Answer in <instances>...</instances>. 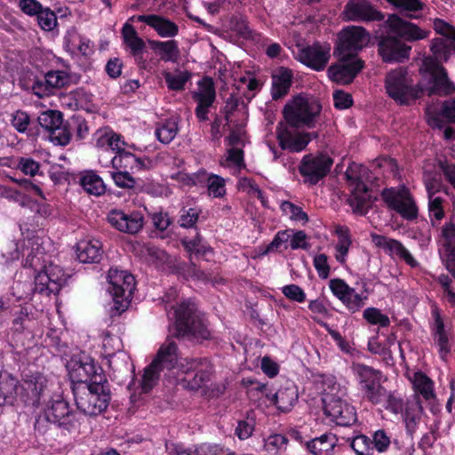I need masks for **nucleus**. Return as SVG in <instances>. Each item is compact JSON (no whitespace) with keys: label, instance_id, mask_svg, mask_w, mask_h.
Listing matches in <instances>:
<instances>
[{"label":"nucleus","instance_id":"41","mask_svg":"<svg viewBox=\"0 0 455 455\" xmlns=\"http://www.w3.org/2000/svg\"><path fill=\"white\" fill-rule=\"evenodd\" d=\"M453 41L451 39L435 38L431 44L432 59L436 60L438 63L446 62L451 52Z\"/></svg>","mask_w":455,"mask_h":455},{"label":"nucleus","instance_id":"2","mask_svg":"<svg viewBox=\"0 0 455 455\" xmlns=\"http://www.w3.org/2000/svg\"><path fill=\"white\" fill-rule=\"evenodd\" d=\"M45 420L57 425L70 434H81L86 428L85 418L71 410L61 395H53L44 408Z\"/></svg>","mask_w":455,"mask_h":455},{"label":"nucleus","instance_id":"25","mask_svg":"<svg viewBox=\"0 0 455 455\" xmlns=\"http://www.w3.org/2000/svg\"><path fill=\"white\" fill-rule=\"evenodd\" d=\"M47 387V379L41 373L26 375L23 382V391L27 397L26 402L32 406L38 407L43 392Z\"/></svg>","mask_w":455,"mask_h":455},{"label":"nucleus","instance_id":"13","mask_svg":"<svg viewBox=\"0 0 455 455\" xmlns=\"http://www.w3.org/2000/svg\"><path fill=\"white\" fill-rule=\"evenodd\" d=\"M333 160L327 155H306L303 156L299 171L306 182L316 184L330 172Z\"/></svg>","mask_w":455,"mask_h":455},{"label":"nucleus","instance_id":"33","mask_svg":"<svg viewBox=\"0 0 455 455\" xmlns=\"http://www.w3.org/2000/svg\"><path fill=\"white\" fill-rule=\"evenodd\" d=\"M442 236L447 251L446 267L455 278V225L446 223L442 228Z\"/></svg>","mask_w":455,"mask_h":455},{"label":"nucleus","instance_id":"58","mask_svg":"<svg viewBox=\"0 0 455 455\" xmlns=\"http://www.w3.org/2000/svg\"><path fill=\"white\" fill-rule=\"evenodd\" d=\"M424 184L427 191V196L436 195L443 188L440 174L430 172L424 173Z\"/></svg>","mask_w":455,"mask_h":455},{"label":"nucleus","instance_id":"9","mask_svg":"<svg viewBox=\"0 0 455 455\" xmlns=\"http://www.w3.org/2000/svg\"><path fill=\"white\" fill-rule=\"evenodd\" d=\"M345 174L352 188L348 203L354 208V211L362 212L365 204L370 199L369 189L366 185L371 178L369 169L363 165L353 164L347 168Z\"/></svg>","mask_w":455,"mask_h":455},{"label":"nucleus","instance_id":"44","mask_svg":"<svg viewBox=\"0 0 455 455\" xmlns=\"http://www.w3.org/2000/svg\"><path fill=\"white\" fill-rule=\"evenodd\" d=\"M164 369L152 363L145 369L141 380V388L144 393L149 392L157 383L160 372Z\"/></svg>","mask_w":455,"mask_h":455},{"label":"nucleus","instance_id":"16","mask_svg":"<svg viewBox=\"0 0 455 455\" xmlns=\"http://www.w3.org/2000/svg\"><path fill=\"white\" fill-rule=\"evenodd\" d=\"M342 15L345 20L355 22L384 20V14L368 0H349L344 7Z\"/></svg>","mask_w":455,"mask_h":455},{"label":"nucleus","instance_id":"8","mask_svg":"<svg viewBox=\"0 0 455 455\" xmlns=\"http://www.w3.org/2000/svg\"><path fill=\"white\" fill-rule=\"evenodd\" d=\"M370 41V34L360 26H348L339 34V42L334 54L339 60L355 58Z\"/></svg>","mask_w":455,"mask_h":455},{"label":"nucleus","instance_id":"38","mask_svg":"<svg viewBox=\"0 0 455 455\" xmlns=\"http://www.w3.org/2000/svg\"><path fill=\"white\" fill-rule=\"evenodd\" d=\"M122 33L124 41L125 44L130 48L133 56H137L144 51L146 44L144 41L138 36L136 30L132 25L128 23L124 24Z\"/></svg>","mask_w":455,"mask_h":455},{"label":"nucleus","instance_id":"1","mask_svg":"<svg viewBox=\"0 0 455 455\" xmlns=\"http://www.w3.org/2000/svg\"><path fill=\"white\" fill-rule=\"evenodd\" d=\"M107 382L75 385L73 395L77 409L85 415L97 416L108 406L110 392Z\"/></svg>","mask_w":455,"mask_h":455},{"label":"nucleus","instance_id":"46","mask_svg":"<svg viewBox=\"0 0 455 455\" xmlns=\"http://www.w3.org/2000/svg\"><path fill=\"white\" fill-rule=\"evenodd\" d=\"M178 132V124L175 120H166L156 130V136L164 144L173 140Z\"/></svg>","mask_w":455,"mask_h":455},{"label":"nucleus","instance_id":"59","mask_svg":"<svg viewBox=\"0 0 455 455\" xmlns=\"http://www.w3.org/2000/svg\"><path fill=\"white\" fill-rule=\"evenodd\" d=\"M433 26L437 34L453 41L451 51L455 52V28L441 19H435Z\"/></svg>","mask_w":455,"mask_h":455},{"label":"nucleus","instance_id":"42","mask_svg":"<svg viewBox=\"0 0 455 455\" xmlns=\"http://www.w3.org/2000/svg\"><path fill=\"white\" fill-rule=\"evenodd\" d=\"M80 184L88 194L98 196L105 193L106 188L102 180L92 172L84 174Z\"/></svg>","mask_w":455,"mask_h":455},{"label":"nucleus","instance_id":"56","mask_svg":"<svg viewBox=\"0 0 455 455\" xmlns=\"http://www.w3.org/2000/svg\"><path fill=\"white\" fill-rule=\"evenodd\" d=\"M49 139L55 145L66 146L71 140V133L66 125L60 124L49 133Z\"/></svg>","mask_w":455,"mask_h":455},{"label":"nucleus","instance_id":"29","mask_svg":"<svg viewBox=\"0 0 455 455\" xmlns=\"http://www.w3.org/2000/svg\"><path fill=\"white\" fill-rule=\"evenodd\" d=\"M434 323L432 324V333L434 336L435 345L438 347L440 356L443 360L451 351L449 337L444 330V323L441 315L437 309L433 311Z\"/></svg>","mask_w":455,"mask_h":455},{"label":"nucleus","instance_id":"11","mask_svg":"<svg viewBox=\"0 0 455 455\" xmlns=\"http://www.w3.org/2000/svg\"><path fill=\"white\" fill-rule=\"evenodd\" d=\"M381 196L388 208L395 211L403 219L412 220L418 217V207L408 188H387Z\"/></svg>","mask_w":455,"mask_h":455},{"label":"nucleus","instance_id":"55","mask_svg":"<svg viewBox=\"0 0 455 455\" xmlns=\"http://www.w3.org/2000/svg\"><path fill=\"white\" fill-rule=\"evenodd\" d=\"M37 22L40 28L45 31L52 30L57 25V18L55 13L49 8L42 9L36 15Z\"/></svg>","mask_w":455,"mask_h":455},{"label":"nucleus","instance_id":"45","mask_svg":"<svg viewBox=\"0 0 455 455\" xmlns=\"http://www.w3.org/2000/svg\"><path fill=\"white\" fill-rule=\"evenodd\" d=\"M414 387L416 392L420 394L426 401L435 399L433 382L423 373H416L414 376Z\"/></svg>","mask_w":455,"mask_h":455},{"label":"nucleus","instance_id":"37","mask_svg":"<svg viewBox=\"0 0 455 455\" xmlns=\"http://www.w3.org/2000/svg\"><path fill=\"white\" fill-rule=\"evenodd\" d=\"M298 400V392L293 385L280 388L272 395L271 401L281 411H289Z\"/></svg>","mask_w":455,"mask_h":455},{"label":"nucleus","instance_id":"36","mask_svg":"<svg viewBox=\"0 0 455 455\" xmlns=\"http://www.w3.org/2000/svg\"><path fill=\"white\" fill-rule=\"evenodd\" d=\"M291 71L283 68L273 75L271 94L274 100L281 99L288 93L291 85Z\"/></svg>","mask_w":455,"mask_h":455},{"label":"nucleus","instance_id":"3","mask_svg":"<svg viewBox=\"0 0 455 455\" xmlns=\"http://www.w3.org/2000/svg\"><path fill=\"white\" fill-rule=\"evenodd\" d=\"M420 71L423 81L419 84V91L428 96H446L455 92V84L449 78L446 69L431 56L423 60Z\"/></svg>","mask_w":455,"mask_h":455},{"label":"nucleus","instance_id":"22","mask_svg":"<svg viewBox=\"0 0 455 455\" xmlns=\"http://www.w3.org/2000/svg\"><path fill=\"white\" fill-rule=\"evenodd\" d=\"M386 23L391 31L407 41L421 40L428 36L429 32L417 25L405 21L396 14L389 15Z\"/></svg>","mask_w":455,"mask_h":455},{"label":"nucleus","instance_id":"53","mask_svg":"<svg viewBox=\"0 0 455 455\" xmlns=\"http://www.w3.org/2000/svg\"><path fill=\"white\" fill-rule=\"evenodd\" d=\"M364 319L371 324H378L381 327H387L390 323V320L387 315L376 307H368L363 311Z\"/></svg>","mask_w":455,"mask_h":455},{"label":"nucleus","instance_id":"15","mask_svg":"<svg viewBox=\"0 0 455 455\" xmlns=\"http://www.w3.org/2000/svg\"><path fill=\"white\" fill-rule=\"evenodd\" d=\"M325 414L337 425L350 426L356 420V414L353 406L334 394H327L323 397Z\"/></svg>","mask_w":455,"mask_h":455},{"label":"nucleus","instance_id":"54","mask_svg":"<svg viewBox=\"0 0 455 455\" xmlns=\"http://www.w3.org/2000/svg\"><path fill=\"white\" fill-rule=\"evenodd\" d=\"M181 243L190 253L204 255L211 251L210 247L202 243V237L198 233L192 239L183 238Z\"/></svg>","mask_w":455,"mask_h":455},{"label":"nucleus","instance_id":"62","mask_svg":"<svg viewBox=\"0 0 455 455\" xmlns=\"http://www.w3.org/2000/svg\"><path fill=\"white\" fill-rule=\"evenodd\" d=\"M437 281L443 288V293L445 299L451 307H455V291L451 286V278L449 275L443 274L438 276Z\"/></svg>","mask_w":455,"mask_h":455},{"label":"nucleus","instance_id":"60","mask_svg":"<svg viewBox=\"0 0 455 455\" xmlns=\"http://www.w3.org/2000/svg\"><path fill=\"white\" fill-rule=\"evenodd\" d=\"M200 211L196 208H182L179 223L181 228H193L198 220Z\"/></svg>","mask_w":455,"mask_h":455},{"label":"nucleus","instance_id":"12","mask_svg":"<svg viewBox=\"0 0 455 455\" xmlns=\"http://www.w3.org/2000/svg\"><path fill=\"white\" fill-rule=\"evenodd\" d=\"M298 126L279 124L276 128V138L282 149L291 152L304 150L308 143L317 137L316 132H303L297 130Z\"/></svg>","mask_w":455,"mask_h":455},{"label":"nucleus","instance_id":"35","mask_svg":"<svg viewBox=\"0 0 455 455\" xmlns=\"http://www.w3.org/2000/svg\"><path fill=\"white\" fill-rule=\"evenodd\" d=\"M65 46L73 55L88 56L93 52L92 42L77 34L76 31L68 32L65 37Z\"/></svg>","mask_w":455,"mask_h":455},{"label":"nucleus","instance_id":"23","mask_svg":"<svg viewBox=\"0 0 455 455\" xmlns=\"http://www.w3.org/2000/svg\"><path fill=\"white\" fill-rule=\"evenodd\" d=\"M69 82V76L65 71H49L44 80H36L32 85L33 92L39 98L48 96L53 89L64 87Z\"/></svg>","mask_w":455,"mask_h":455},{"label":"nucleus","instance_id":"31","mask_svg":"<svg viewBox=\"0 0 455 455\" xmlns=\"http://www.w3.org/2000/svg\"><path fill=\"white\" fill-rule=\"evenodd\" d=\"M178 359V347L175 341L168 338L160 347L156 358L153 360L157 365L170 370L174 367Z\"/></svg>","mask_w":455,"mask_h":455},{"label":"nucleus","instance_id":"5","mask_svg":"<svg viewBox=\"0 0 455 455\" xmlns=\"http://www.w3.org/2000/svg\"><path fill=\"white\" fill-rule=\"evenodd\" d=\"M321 109L322 107L316 100L296 97L284 107L283 117L291 126L312 128Z\"/></svg>","mask_w":455,"mask_h":455},{"label":"nucleus","instance_id":"52","mask_svg":"<svg viewBox=\"0 0 455 455\" xmlns=\"http://www.w3.org/2000/svg\"><path fill=\"white\" fill-rule=\"evenodd\" d=\"M388 253L404 260L409 266L414 267L418 265L417 260L411 252L397 240L391 243Z\"/></svg>","mask_w":455,"mask_h":455},{"label":"nucleus","instance_id":"40","mask_svg":"<svg viewBox=\"0 0 455 455\" xmlns=\"http://www.w3.org/2000/svg\"><path fill=\"white\" fill-rule=\"evenodd\" d=\"M164 78L169 90L183 91L187 82L191 78V73L188 70L176 69L174 72L164 71Z\"/></svg>","mask_w":455,"mask_h":455},{"label":"nucleus","instance_id":"6","mask_svg":"<svg viewBox=\"0 0 455 455\" xmlns=\"http://www.w3.org/2000/svg\"><path fill=\"white\" fill-rule=\"evenodd\" d=\"M67 370L73 386L107 382L101 367L84 353L71 357L67 363Z\"/></svg>","mask_w":455,"mask_h":455},{"label":"nucleus","instance_id":"30","mask_svg":"<svg viewBox=\"0 0 455 455\" xmlns=\"http://www.w3.org/2000/svg\"><path fill=\"white\" fill-rule=\"evenodd\" d=\"M102 254L101 243L97 239H85L76 245V256L82 263L98 262Z\"/></svg>","mask_w":455,"mask_h":455},{"label":"nucleus","instance_id":"26","mask_svg":"<svg viewBox=\"0 0 455 455\" xmlns=\"http://www.w3.org/2000/svg\"><path fill=\"white\" fill-rule=\"evenodd\" d=\"M150 160L148 158L136 157L133 154L125 150L124 147L116 152V155L111 159L113 168L125 172L148 169L150 166Z\"/></svg>","mask_w":455,"mask_h":455},{"label":"nucleus","instance_id":"10","mask_svg":"<svg viewBox=\"0 0 455 455\" xmlns=\"http://www.w3.org/2000/svg\"><path fill=\"white\" fill-rule=\"evenodd\" d=\"M385 89L388 96L400 104H406L410 99L419 97V91L413 87L403 68L393 69L387 74Z\"/></svg>","mask_w":455,"mask_h":455},{"label":"nucleus","instance_id":"19","mask_svg":"<svg viewBox=\"0 0 455 455\" xmlns=\"http://www.w3.org/2000/svg\"><path fill=\"white\" fill-rule=\"evenodd\" d=\"M411 46L394 36H385L378 44V52L387 63H400L410 57Z\"/></svg>","mask_w":455,"mask_h":455},{"label":"nucleus","instance_id":"39","mask_svg":"<svg viewBox=\"0 0 455 455\" xmlns=\"http://www.w3.org/2000/svg\"><path fill=\"white\" fill-rule=\"evenodd\" d=\"M150 44L164 61H174L179 56V47L174 40L166 42L152 41Z\"/></svg>","mask_w":455,"mask_h":455},{"label":"nucleus","instance_id":"43","mask_svg":"<svg viewBox=\"0 0 455 455\" xmlns=\"http://www.w3.org/2000/svg\"><path fill=\"white\" fill-rule=\"evenodd\" d=\"M18 381L7 373L0 374V405L12 399L16 394Z\"/></svg>","mask_w":455,"mask_h":455},{"label":"nucleus","instance_id":"47","mask_svg":"<svg viewBox=\"0 0 455 455\" xmlns=\"http://www.w3.org/2000/svg\"><path fill=\"white\" fill-rule=\"evenodd\" d=\"M62 114L57 110H48L41 113L37 118V122L42 128L49 132V133L56 127L62 124Z\"/></svg>","mask_w":455,"mask_h":455},{"label":"nucleus","instance_id":"48","mask_svg":"<svg viewBox=\"0 0 455 455\" xmlns=\"http://www.w3.org/2000/svg\"><path fill=\"white\" fill-rule=\"evenodd\" d=\"M362 389L364 396L374 404L380 403L387 396V390L380 385L379 381L365 384V387Z\"/></svg>","mask_w":455,"mask_h":455},{"label":"nucleus","instance_id":"27","mask_svg":"<svg viewBox=\"0 0 455 455\" xmlns=\"http://www.w3.org/2000/svg\"><path fill=\"white\" fill-rule=\"evenodd\" d=\"M423 414V406L418 395H415L411 399L407 400L405 404V411L402 414L405 425L406 434L410 437H413L418 429Z\"/></svg>","mask_w":455,"mask_h":455},{"label":"nucleus","instance_id":"4","mask_svg":"<svg viewBox=\"0 0 455 455\" xmlns=\"http://www.w3.org/2000/svg\"><path fill=\"white\" fill-rule=\"evenodd\" d=\"M196 311L195 305L190 301H184L175 308L176 337L207 339L210 336L206 325Z\"/></svg>","mask_w":455,"mask_h":455},{"label":"nucleus","instance_id":"18","mask_svg":"<svg viewBox=\"0 0 455 455\" xmlns=\"http://www.w3.org/2000/svg\"><path fill=\"white\" fill-rule=\"evenodd\" d=\"M192 98L197 102L196 116L200 121L208 119L209 108L216 99V91L213 80L205 76L197 83L196 91L193 92Z\"/></svg>","mask_w":455,"mask_h":455},{"label":"nucleus","instance_id":"28","mask_svg":"<svg viewBox=\"0 0 455 455\" xmlns=\"http://www.w3.org/2000/svg\"><path fill=\"white\" fill-rule=\"evenodd\" d=\"M132 20L145 22L162 37H173L179 31L178 26L174 22L156 14L134 16Z\"/></svg>","mask_w":455,"mask_h":455},{"label":"nucleus","instance_id":"50","mask_svg":"<svg viewBox=\"0 0 455 455\" xmlns=\"http://www.w3.org/2000/svg\"><path fill=\"white\" fill-rule=\"evenodd\" d=\"M339 241L336 244V259L344 263L346 261V256L348 252L349 246L351 244L350 237L346 230H339Z\"/></svg>","mask_w":455,"mask_h":455},{"label":"nucleus","instance_id":"49","mask_svg":"<svg viewBox=\"0 0 455 455\" xmlns=\"http://www.w3.org/2000/svg\"><path fill=\"white\" fill-rule=\"evenodd\" d=\"M358 377L360 378V383L362 387H365V384L375 383V381H380L381 373L379 371L372 369L371 367L364 364H357L355 367Z\"/></svg>","mask_w":455,"mask_h":455},{"label":"nucleus","instance_id":"64","mask_svg":"<svg viewBox=\"0 0 455 455\" xmlns=\"http://www.w3.org/2000/svg\"><path fill=\"white\" fill-rule=\"evenodd\" d=\"M390 443V437L384 430H377L373 434L371 441V446L373 447V450L376 449L379 452H385L389 447Z\"/></svg>","mask_w":455,"mask_h":455},{"label":"nucleus","instance_id":"24","mask_svg":"<svg viewBox=\"0 0 455 455\" xmlns=\"http://www.w3.org/2000/svg\"><path fill=\"white\" fill-rule=\"evenodd\" d=\"M188 371H196L192 378H189L188 372L187 387L191 390H198L204 387L210 380L212 366L207 359H191L188 362Z\"/></svg>","mask_w":455,"mask_h":455},{"label":"nucleus","instance_id":"32","mask_svg":"<svg viewBox=\"0 0 455 455\" xmlns=\"http://www.w3.org/2000/svg\"><path fill=\"white\" fill-rule=\"evenodd\" d=\"M94 137L96 146L102 149H111L116 153L125 147L121 136L108 128L98 130Z\"/></svg>","mask_w":455,"mask_h":455},{"label":"nucleus","instance_id":"21","mask_svg":"<svg viewBox=\"0 0 455 455\" xmlns=\"http://www.w3.org/2000/svg\"><path fill=\"white\" fill-rule=\"evenodd\" d=\"M330 51L329 44H313L299 50L298 60L315 70H323L330 59Z\"/></svg>","mask_w":455,"mask_h":455},{"label":"nucleus","instance_id":"34","mask_svg":"<svg viewBox=\"0 0 455 455\" xmlns=\"http://www.w3.org/2000/svg\"><path fill=\"white\" fill-rule=\"evenodd\" d=\"M338 438L332 433H326L307 443V448L314 455H331Z\"/></svg>","mask_w":455,"mask_h":455},{"label":"nucleus","instance_id":"20","mask_svg":"<svg viewBox=\"0 0 455 455\" xmlns=\"http://www.w3.org/2000/svg\"><path fill=\"white\" fill-rule=\"evenodd\" d=\"M338 60L337 64L328 68V76L332 81L341 84H350L363 68V61L360 59L346 58Z\"/></svg>","mask_w":455,"mask_h":455},{"label":"nucleus","instance_id":"7","mask_svg":"<svg viewBox=\"0 0 455 455\" xmlns=\"http://www.w3.org/2000/svg\"><path fill=\"white\" fill-rule=\"evenodd\" d=\"M109 292L113 296L114 307L120 314L129 306L135 290L134 276L124 270L111 268L108 271Z\"/></svg>","mask_w":455,"mask_h":455},{"label":"nucleus","instance_id":"14","mask_svg":"<svg viewBox=\"0 0 455 455\" xmlns=\"http://www.w3.org/2000/svg\"><path fill=\"white\" fill-rule=\"evenodd\" d=\"M67 282L63 269L53 264L44 266V270L35 275L34 291L38 293L50 295L58 293Z\"/></svg>","mask_w":455,"mask_h":455},{"label":"nucleus","instance_id":"17","mask_svg":"<svg viewBox=\"0 0 455 455\" xmlns=\"http://www.w3.org/2000/svg\"><path fill=\"white\" fill-rule=\"evenodd\" d=\"M107 221L115 229L129 235L138 234L144 226L143 214L138 211L125 213L121 210H111L107 215Z\"/></svg>","mask_w":455,"mask_h":455},{"label":"nucleus","instance_id":"61","mask_svg":"<svg viewBox=\"0 0 455 455\" xmlns=\"http://www.w3.org/2000/svg\"><path fill=\"white\" fill-rule=\"evenodd\" d=\"M111 177L115 184L121 188L131 189L136 185L135 179L130 174L129 172L117 170L111 173Z\"/></svg>","mask_w":455,"mask_h":455},{"label":"nucleus","instance_id":"57","mask_svg":"<svg viewBox=\"0 0 455 455\" xmlns=\"http://www.w3.org/2000/svg\"><path fill=\"white\" fill-rule=\"evenodd\" d=\"M281 210L285 214L289 215L293 220L307 222V214L299 207L289 201H284L281 204Z\"/></svg>","mask_w":455,"mask_h":455},{"label":"nucleus","instance_id":"51","mask_svg":"<svg viewBox=\"0 0 455 455\" xmlns=\"http://www.w3.org/2000/svg\"><path fill=\"white\" fill-rule=\"evenodd\" d=\"M350 446L356 455H373L374 453L371 440L363 435L355 436Z\"/></svg>","mask_w":455,"mask_h":455},{"label":"nucleus","instance_id":"63","mask_svg":"<svg viewBox=\"0 0 455 455\" xmlns=\"http://www.w3.org/2000/svg\"><path fill=\"white\" fill-rule=\"evenodd\" d=\"M428 196V211L431 218L440 220L444 216L443 209V199L436 195Z\"/></svg>","mask_w":455,"mask_h":455}]
</instances>
